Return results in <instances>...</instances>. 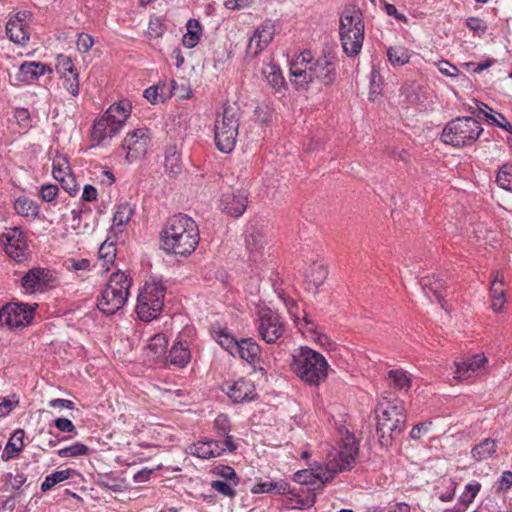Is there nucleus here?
<instances>
[{"label":"nucleus","instance_id":"nucleus-1","mask_svg":"<svg viewBox=\"0 0 512 512\" xmlns=\"http://www.w3.org/2000/svg\"><path fill=\"white\" fill-rule=\"evenodd\" d=\"M161 249L167 254L187 257L197 248L200 240L196 222L186 214L171 217L160 233Z\"/></svg>","mask_w":512,"mask_h":512},{"label":"nucleus","instance_id":"nucleus-2","mask_svg":"<svg viewBox=\"0 0 512 512\" xmlns=\"http://www.w3.org/2000/svg\"><path fill=\"white\" fill-rule=\"evenodd\" d=\"M376 434L381 447L389 448L395 438L406 427L407 416L402 400L394 397H382L376 407Z\"/></svg>","mask_w":512,"mask_h":512},{"label":"nucleus","instance_id":"nucleus-3","mask_svg":"<svg viewBox=\"0 0 512 512\" xmlns=\"http://www.w3.org/2000/svg\"><path fill=\"white\" fill-rule=\"evenodd\" d=\"M290 366L297 377L310 386H319L328 377L329 364L325 357L307 346L292 354Z\"/></svg>","mask_w":512,"mask_h":512},{"label":"nucleus","instance_id":"nucleus-4","mask_svg":"<svg viewBox=\"0 0 512 512\" xmlns=\"http://www.w3.org/2000/svg\"><path fill=\"white\" fill-rule=\"evenodd\" d=\"M339 33L341 45L347 56L360 53L364 40L362 13L356 8H346L340 17Z\"/></svg>","mask_w":512,"mask_h":512},{"label":"nucleus","instance_id":"nucleus-5","mask_svg":"<svg viewBox=\"0 0 512 512\" xmlns=\"http://www.w3.org/2000/svg\"><path fill=\"white\" fill-rule=\"evenodd\" d=\"M241 109L237 103L226 102L223 105L221 119L214 125L215 144L219 151L230 153L236 144Z\"/></svg>","mask_w":512,"mask_h":512},{"label":"nucleus","instance_id":"nucleus-6","mask_svg":"<svg viewBox=\"0 0 512 512\" xmlns=\"http://www.w3.org/2000/svg\"><path fill=\"white\" fill-rule=\"evenodd\" d=\"M483 132L481 124L470 116L457 117L443 128L441 141L456 148L470 146Z\"/></svg>","mask_w":512,"mask_h":512},{"label":"nucleus","instance_id":"nucleus-7","mask_svg":"<svg viewBox=\"0 0 512 512\" xmlns=\"http://www.w3.org/2000/svg\"><path fill=\"white\" fill-rule=\"evenodd\" d=\"M131 280L122 272L112 273L110 279L98 298L97 307L105 315H114L127 301Z\"/></svg>","mask_w":512,"mask_h":512},{"label":"nucleus","instance_id":"nucleus-8","mask_svg":"<svg viewBox=\"0 0 512 512\" xmlns=\"http://www.w3.org/2000/svg\"><path fill=\"white\" fill-rule=\"evenodd\" d=\"M166 288L158 281L146 282L137 299V313L142 320L155 319L164 305Z\"/></svg>","mask_w":512,"mask_h":512},{"label":"nucleus","instance_id":"nucleus-9","mask_svg":"<svg viewBox=\"0 0 512 512\" xmlns=\"http://www.w3.org/2000/svg\"><path fill=\"white\" fill-rule=\"evenodd\" d=\"M334 477V474L331 473L329 476H325V474H315L310 469L299 470L293 475V480L301 485L313 486L312 489L307 488V495L305 498H302L299 493L298 496H294L296 498V504L298 508H310L316 502V490H322L325 483L331 481Z\"/></svg>","mask_w":512,"mask_h":512},{"label":"nucleus","instance_id":"nucleus-10","mask_svg":"<svg viewBox=\"0 0 512 512\" xmlns=\"http://www.w3.org/2000/svg\"><path fill=\"white\" fill-rule=\"evenodd\" d=\"M358 452L359 445L356 438L351 434H347L339 443L337 457L330 460L327 464V471L335 475L339 472L350 470Z\"/></svg>","mask_w":512,"mask_h":512},{"label":"nucleus","instance_id":"nucleus-11","mask_svg":"<svg viewBox=\"0 0 512 512\" xmlns=\"http://www.w3.org/2000/svg\"><path fill=\"white\" fill-rule=\"evenodd\" d=\"M151 144V133L148 128H138L129 132L122 142V149L126 150V160L129 163L143 158Z\"/></svg>","mask_w":512,"mask_h":512},{"label":"nucleus","instance_id":"nucleus-12","mask_svg":"<svg viewBox=\"0 0 512 512\" xmlns=\"http://www.w3.org/2000/svg\"><path fill=\"white\" fill-rule=\"evenodd\" d=\"M35 308L25 303H9L0 309V324L10 329L27 326L34 317Z\"/></svg>","mask_w":512,"mask_h":512},{"label":"nucleus","instance_id":"nucleus-13","mask_svg":"<svg viewBox=\"0 0 512 512\" xmlns=\"http://www.w3.org/2000/svg\"><path fill=\"white\" fill-rule=\"evenodd\" d=\"M258 332L266 343H276L285 332V322L277 312L267 308L260 313Z\"/></svg>","mask_w":512,"mask_h":512},{"label":"nucleus","instance_id":"nucleus-14","mask_svg":"<svg viewBox=\"0 0 512 512\" xmlns=\"http://www.w3.org/2000/svg\"><path fill=\"white\" fill-rule=\"evenodd\" d=\"M21 285L30 293L44 292L56 285V277L53 272L47 268L35 267L28 270L22 277Z\"/></svg>","mask_w":512,"mask_h":512},{"label":"nucleus","instance_id":"nucleus-15","mask_svg":"<svg viewBox=\"0 0 512 512\" xmlns=\"http://www.w3.org/2000/svg\"><path fill=\"white\" fill-rule=\"evenodd\" d=\"M6 254L17 262L27 258V241L24 232L19 227L8 228L1 235Z\"/></svg>","mask_w":512,"mask_h":512},{"label":"nucleus","instance_id":"nucleus-16","mask_svg":"<svg viewBox=\"0 0 512 512\" xmlns=\"http://www.w3.org/2000/svg\"><path fill=\"white\" fill-rule=\"evenodd\" d=\"M275 24L271 19L263 21L254 31L246 47V57H257L273 40Z\"/></svg>","mask_w":512,"mask_h":512},{"label":"nucleus","instance_id":"nucleus-17","mask_svg":"<svg viewBox=\"0 0 512 512\" xmlns=\"http://www.w3.org/2000/svg\"><path fill=\"white\" fill-rule=\"evenodd\" d=\"M312 68L315 89L320 90L321 85H332L337 77L336 64L333 58L320 57L314 61Z\"/></svg>","mask_w":512,"mask_h":512},{"label":"nucleus","instance_id":"nucleus-18","mask_svg":"<svg viewBox=\"0 0 512 512\" xmlns=\"http://www.w3.org/2000/svg\"><path fill=\"white\" fill-rule=\"evenodd\" d=\"M468 111L478 118L484 119L488 124L495 125L512 134V125L506 117L481 101H475L474 106H469Z\"/></svg>","mask_w":512,"mask_h":512},{"label":"nucleus","instance_id":"nucleus-19","mask_svg":"<svg viewBox=\"0 0 512 512\" xmlns=\"http://www.w3.org/2000/svg\"><path fill=\"white\" fill-rule=\"evenodd\" d=\"M247 196L240 191H227L222 194L219 207L227 215L238 218L247 208Z\"/></svg>","mask_w":512,"mask_h":512},{"label":"nucleus","instance_id":"nucleus-20","mask_svg":"<svg viewBox=\"0 0 512 512\" xmlns=\"http://www.w3.org/2000/svg\"><path fill=\"white\" fill-rule=\"evenodd\" d=\"M225 391L234 403L249 402L258 396L254 383L245 378H240L232 384H227Z\"/></svg>","mask_w":512,"mask_h":512},{"label":"nucleus","instance_id":"nucleus-21","mask_svg":"<svg viewBox=\"0 0 512 512\" xmlns=\"http://www.w3.org/2000/svg\"><path fill=\"white\" fill-rule=\"evenodd\" d=\"M252 494H275V495H288L298 496L294 489L290 488L289 483L284 479L269 480L257 482L251 488Z\"/></svg>","mask_w":512,"mask_h":512},{"label":"nucleus","instance_id":"nucleus-22","mask_svg":"<svg viewBox=\"0 0 512 512\" xmlns=\"http://www.w3.org/2000/svg\"><path fill=\"white\" fill-rule=\"evenodd\" d=\"M487 363V357L481 354H475L467 360L455 362V379L466 380L469 379L473 373L478 371Z\"/></svg>","mask_w":512,"mask_h":512},{"label":"nucleus","instance_id":"nucleus-23","mask_svg":"<svg viewBox=\"0 0 512 512\" xmlns=\"http://www.w3.org/2000/svg\"><path fill=\"white\" fill-rule=\"evenodd\" d=\"M8 38L17 44H24L29 40V33L25 23V14L17 13L6 24Z\"/></svg>","mask_w":512,"mask_h":512},{"label":"nucleus","instance_id":"nucleus-24","mask_svg":"<svg viewBox=\"0 0 512 512\" xmlns=\"http://www.w3.org/2000/svg\"><path fill=\"white\" fill-rule=\"evenodd\" d=\"M131 104L128 100L119 101L117 104L111 105L105 112L106 119L112 122V132H119L124 122L130 115Z\"/></svg>","mask_w":512,"mask_h":512},{"label":"nucleus","instance_id":"nucleus-25","mask_svg":"<svg viewBox=\"0 0 512 512\" xmlns=\"http://www.w3.org/2000/svg\"><path fill=\"white\" fill-rule=\"evenodd\" d=\"M46 72L51 73L52 69L50 66L41 62H24L20 67L15 76L18 82L30 83L37 80L40 76Z\"/></svg>","mask_w":512,"mask_h":512},{"label":"nucleus","instance_id":"nucleus-26","mask_svg":"<svg viewBox=\"0 0 512 512\" xmlns=\"http://www.w3.org/2000/svg\"><path fill=\"white\" fill-rule=\"evenodd\" d=\"M291 83L298 91L315 89L311 66L307 68L290 66Z\"/></svg>","mask_w":512,"mask_h":512},{"label":"nucleus","instance_id":"nucleus-27","mask_svg":"<svg viewBox=\"0 0 512 512\" xmlns=\"http://www.w3.org/2000/svg\"><path fill=\"white\" fill-rule=\"evenodd\" d=\"M261 354L260 346L252 338H243L238 341L235 356H239L249 364H254Z\"/></svg>","mask_w":512,"mask_h":512},{"label":"nucleus","instance_id":"nucleus-28","mask_svg":"<svg viewBox=\"0 0 512 512\" xmlns=\"http://www.w3.org/2000/svg\"><path fill=\"white\" fill-rule=\"evenodd\" d=\"M328 275L327 269L323 264L314 262L305 273L307 290L316 293L318 288L324 283Z\"/></svg>","mask_w":512,"mask_h":512},{"label":"nucleus","instance_id":"nucleus-29","mask_svg":"<svg viewBox=\"0 0 512 512\" xmlns=\"http://www.w3.org/2000/svg\"><path fill=\"white\" fill-rule=\"evenodd\" d=\"M24 436L25 432L23 429H17L14 431L1 454L2 460L8 461L19 455L24 448Z\"/></svg>","mask_w":512,"mask_h":512},{"label":"nucleus","instance_id":"nucleus-30","mask_svg":"<svg viewBox=\"0 0 512 512\" xmlns=\"http://www.w3.org/2000/svg\"><path fill=\"white\" fill-rule=\"evenodd\" d=\"M262 73L275 92L282 93L287 90V83L278 65L267 64L263 67Z\"/></svg>","mask_w":512,"mask_h":512},{"label":"nucleus","instance_id":"nucleus-31","mask_svg":"<svg viewBox=\"0 0 512 512\" xmlns=\"http://www.w3.org/2000/svg\"><path fill=\"white\" fill-rule=\"evenodd\" d=\"M112 128V122L106 119L104 115L95 120L91 132L92 141L100 145L105 139L114 137L118 132H112Z\"/></svg>","mask_w":512,"mask_h":512},{"label":"nucleus","instance_id":"nucleus-32","mask_svg":"<svg viewBox=\"0 0 512 512\" xmlns=\"http://www.w3.org/2000/svg\"><path fill=\"white\" fill-rule=\"evenodd\" d=\"M421 287L425 294L429 297L430 293H432L436 300L441 304L442 308H445L444 305V295L442 294V290L444 289V281L435 275L425 276L420 281Z\"/></svg>","mask_w":512,"mask_h":512},{"label":"nucleus","instance_id":"nucleus-33","mask_svg":"<svg viewBox=\"0 0 512 512\" xmlns=\"http://www.w3.org/2000/svg\"><path fill=\"white\" fill-rule=\"evenodd\" d=\"M211 333L213 339L230 355L235 357V349L237 348L239 340H236L226 328H213Z\"/></svg>","mask_w":512,"mask_h":512},{"label":"nucleus","instance_id":"nucleus-34","mask_svg":"<svg viewBox=\"0 0 512 512\" xmlns=\"http://www.w3.org/2000/svg\"><path fill=\"white\" fill-rule=\"evenodd\" d=\"M16 213L25 218L35 219L39 216V205L26 196L18 197L14 203Z\"/></svg>","mask_w":512,"mask_h":512},{"label":"nucleus","instance_id":"nucleus-35","mask_svg":"<svg viewBox=\"0 0 512 512\" xmlns=\"http://www.w3.org/2000/svg\"><path fill=\"white\" fill-rule=\"evenodd\" d=\"M168 361L179 367H185L190 361V350L185 343H175L169 351Z\"/></svg>","mask_w":512,"mask_h":512},{"label":"nucleus","instance_id":"nucleus-36","mask_svg":"<svg viewBox=\"0 0 512 512\" xmlns=\"http://www.w3.org/2000/svg\"><path fill=\"white\" fill-rule=\"evenodd\" d=\"M496 446L494 439L486 438L472 448L471 456L477 462L486 460L496 452Z\"/></svg>","mask_w":512,"mask_h":512},{"label":"nucleus","instance_id":"nucleus-37","mask_svg":"<svg viewBox=\"0 0 512 512\" xmlns=\"http://www.w3.org/2000/svg\"><path fill=\"white\" fill-rule=\"evenodd\" d=\"M164 167L166 173L171 177H176L181 173L182 166L180 162V155L178 154L176 147L171 146L166 149Z\"/></svg>","mask_w":512,"mask_h":512},{"label":"nucleus","instance_id":"nucleus-38","mask_svg":"<svg viewBox=\"0 0 512 512\" xmlns=\"http://www.w3.org/2000/svg\"><path fill=\"white\" fill-rule=\"evenodd\" d=\"M187 32L184 34L182 38V44L186 48H194L200 39L201 35V25L196 19H189L186 24Z\"/></svg>","mask_w":512,"mask_h":512},{"label":"nucleus","instance_id":"nucleus-39","mask_svg":"<svg viewBox=\"0 0 512 512\" xmlns=\"http://www.w3.org/2000/svg\"><path fill=\"white\" fill-rule=\"evenodd\" d=\"M74 473H75V470L72 468H67L64 470H58V471L53 472L52 474L46 476L45 480L42 482L41 491L42 492L49 491L56 484L69 479Z\"/></svg>","mask_w":512,"mask_h":512},{"label":"nucleus","instance_id":"nucleus-40","mask_svg":"<svg viewBox=\"0 0 512 512\" xmlns=\"http://www.w3.org/2000/svg\"><path fill=\"white\" fill-rule=\"evenodd\" d=\"M496 183L499 187L512 192V163H505L500 167Z\"/></svg>","mask_w":512,"mask_h":512},{"label":"nucleus","instance_id":"nucleus-41","mask_svg":"<svg viewBox=\"0 0 512 512\" xmlns=\"http://www.w3.org/2000/svg\"><path fill=\"white\" fill-rule=\"evenodd\" d=\"M245 242L249 252L254 254L264 247V236L260 231L252 229L246 235Z\"/></svg>","mask_w":512,"mask_h":512},{"label":"nucleus","instance_id":"nucleus-42","mask_svg":"<svg viewBox=\"0 0 512 512\" xmlns=\"http://www.w3.org/2000/svg\"><path fill=\"white\" fill-rule=\"evenodd\" d=\"M387 56H388L389 61L392 64H394V65L396 64L399 66H402V65L408 63L409 59H410L407 49H405L402 46L390 47L387 50Z\"/></svg>","mask_w":512,"mask_h":512},{"label":"nucleus","instance_id":"nucleus-43","mask_svg":"<svg viewBox=\"0 0 512 512\" xmlns=\"http://www.w3.org/2000/svg\"><path fill=\"white\" fill-rule=\"evenodd\" d=\"M99 257L103 260L102 267L106 270L109 269V265L113 264L116 257V247L114 243L104 242L99 248Z\"/></svg>","mask_w":512,"mask_h":512},{"label":"nucleus","instance_id":"nucleus-44","mask_svg":"<svg viewBox=\"0 0 512 512\" xmlns=\"http://www.w3.org/2000/svg\"><path fill=\"white\" fill-rule=\"evenodd\" d=\"M89 453V448L87 445L75 442L71 446L62 448L58 450L57 454L58 456L62 458L66 457H77V456H85Z\"/></svg>","mask_w":512,"mask_h":512},{"label":"nucleus","instance_id":"nucleus-45","mask_svg":"<svg viewBox=\"0 0 512 512\" xmlns=\"http://www.w3.org/2000/svg\"><path fill=\"white\" fill-rule=\"evenodd\" d=\"M389 378L393 380V384L398 389L408 390L411 387V379L402 369H392L388 372Z\"/></svg>","mask_w":512,"mask_h":512},{"label":"nucleus","instance_id":"nucleus-46","mask_svg":"<svg viewBox=\"0 0 512 512\" xmlns=\"http://www.w3.org/2000/svg\"><path fill=\"white\" fill-rule=\"evenodd\" d=\"M132 215L133 209L130 207L129 204H120L118 205L117 210L114 213L113 224L115 226H123L129 222Z\"/></svg>","mask_w":512,"mask_h":512},{"label":"nucleus","instance_id":"nucleus-47","mask_svg":"<svg viewBox=\"0 0 512 512\" xmlns=\"http://www.w3.org/2000/svg\"><path fill=\"white\" fill-rule=\"evenodd\" d=\"M239 484H233L229 481L214 480L211 482V487L223 496L234 498L237 495L235 489Z\"/></svg>","mask_w":512,"mask_h":512},{"label":"nucleus","instance_id":"nucleus-48","mask_svg":"<svg viewBox=\"0 0 512 512\" xmlns=\"http://www.w3.org/2000/svg\"><path fill=\"white\" fill-rule=\"evenodd\" d=\"M55 68L60 76L71 74L77 71L72 62V59L69 56L63 54L57 56Z\"/></svg>","mask_w":512,"mask_h":512},{"label":"nucleus","instance_id":"nucleus-49","mask_svg":"<svg viewBox=\"0 0 512 512\" xmlns=\"http://www.w3.org/2000/svg\"><path fill=\"white\" fill-rule=\"evenodd\" d=\"M166 346L167 340L165 336L163 334H156L150 339L147 349H149L155 357H159L165 352Z\"/></svg>","mask_w":512,"mask_h":512},{"label":"nucleus","instance_id":"nucleus-50","mask_svg":"<svg viewBox=\"0 0 512 512\" xmlns=\"http://www.w3.org/2000/svg\"><path fill=\"white\" fill-rule=\"evenodd\" d=\"M52 173L57 181L71 173L69 163L65 157L58 156L57 159L54 160Z\"/></svg>","mask_w":512,"mask_h":512},{"label":"nucleus","instance_id":"nucleus-51","mask_svg":"<svg viewBox=\"0 0 512 512\" xmlns=\"http://www.w3.org/2000/svg\"><path fill=\"white\" fill-rule=\"evenodd\" d=\"M189 449L191 455L201 459H210L213 456L212 450L209 449L205 439L193 443Z\"/></svg>","mask_w":512,"mask_h":512},{"label":"nucleus","instance_id":"nucleus-52","mask_svg":"<svg viewBox=\"0 0 512 512\" xmlns=\"http://www.w3.org/2000/svg\"><path fill=\"white\" fill-rule=\"evenodd\" d=\"M504 297V277L497 273L491 283L490 298L495 300H503Z\"/></svg>","mask_w":512,"mask_h":512},{"label":"nucleus","instance_id":"nucleus-53","mask_svg":"<svg viewBox=\"0 0 512 512\" xmlns=\"http://www.w3.org/2000/svg\"><path fill=\"white\" fill-rule=\"evenodd\" d=\"M480 489L481 484L478 482L474 484H467L465 486V491L459 497V503L467 507L470 503L473 502Z\"/></svg>","mask_w":512,"mask_h":512},{"label":"nucleus","instance_id":"nucleus-54","mask_svg":"<svg viewBox=\"0 0 512 512\" xmlns=\"http://www.w3.org/2000/svg\"><path fill=\"white\" fill-rule=\"evenodd\" d=\"M63 79L64 88L73 96L79 94V78L78 72L60 76Z\"/></svg>","mask_w":512,"mask_h":512},{"label":"nucleus","instance_id":"nucleus-55","mask_svg":"<svg viewBox=\"0 0 512 512\" xmlns=\"http://www.w3.org/2000/svg\"><path fill=\"white\" fill-rule=\"evenodd\" d=\"M214 429L217 435H227L231 431L230 419L226 414H219L214 420Z\"/></svg>","mask_w":512,"mask_h":512},{"label":"nucleus","instance_id":"nucleus-56","mask_svg":"<svg viewBox=\"0 0 512 512\" xmlns=\"http://www.w3.org/2000/svg\"><path fill=\"white\" fill-rule=\"evenodd\" d=\"M214 473L222 478H224L226 481L233 482V484H239L240 479L237 476L235 470L228 465H219L214 468Z\"/></svg>","mask_w":512,"mask_h":512},{"label":"nucleus","instance_id":"nucleus-57","mask_svg":"<svg viewBox=\"0 0 512 512\" xmlns=\"http://www.w3.org/2000/svg\"><path fill=\"white\" fill-rule=\"evenodd\" d=\"M59 188L54 184H44L40 187L39 196L42 201L51 203L58 195Z\"/></svg>","mask_w":512,"mask_h":512},{"label":"nucleus","instance_id":"nucleus-58","mask_svg":"<svg viewBox=\"0 0 512 512\" xmlns=\"http://www.w3.org/2000/svg\"><path fill=\"white\" fill-rule=\"evenodd\" d=\"M467 27L477 34L479 37L483 36L486 33L487 25L484 20L478 17H469L466 20Z\"/></svg>","mask_w":512,"mask_h":512},{"label":"nucleus","instance_id":"nucleus-59","mask_svg":"<svg viewBox=\"0 0 512 512\" xmlns=\"http://www.w3.org/2000/svg\"><path fill=\"white\" fill-rule=\"evenodd\" d=\"M58 182H60L61 187L70 195L75 196L78 192V187L75 181V178L70 173L67 176L58 179Z\"/></svg>","mask_w":512,"mask_h":512},{"label":"nucleus","instance_id":"nucleus-60","mask_svg":"<svg viewBox=\"0 0 512 512\" xmlns=\"http://www.w3.org/2000/svg\"><path fill=\"white\" fill-rule=\"evenodd\" d=\"M19 403L16 395H12L11 397L4 398L2 402H0V417L7 416L13 408H15Z\"/></svg>","mask_w":512,"mask_h":512},{"label":"nucleus","instance_id":"nucleus-61","mask_svg":"<svg viewBox=\"0 0 512 512\" xmlns=\"http://www.w3.org/2000/svg\"><path fill=\"white\" fill-rule=\"evenodd\" d=\"M54 425L61 432L72 433L74 436L77 435L75 425L68 418H57L54 420Z\"/></svg>","mask_w":512,"mask_h":512},{"label":"nucleus","instance_id":"nucleus-62","mask_svg":"<svg viewBox=\"0 0 512 512\" xmlns=\"http://www.w3.org/2000/svg\"><path fill=\"white\" fill-rule=\"evenodd\" d=\"M94 40L93 37L87 33H80L77 39V49L81 53L88 52L93 46Z\"/></svg>","mask_w":512,"mask_h":512},{"label":"nucleus","instance_id":"nucleus-63","mask_svg":"<svg viewBox=\"0 0 512 512\" xmlns=\"http://www.w3.org/2000/svg\"><path fill=\"white\" fill-rule=\"evenodd\" d=\"M313 57L310 51H303L300 53L291 63L290 66H298L307 68V66H313Z\"/></svg>","mask_w":512,"mask_h":512},{"label":"nucleus","instance_id":"nucleus-64","mask_svg":"<svg viewBox=\"0 0 512 512\" xmlns=\"http://www.w3.org/2000/svg\"><path fill=\"white\" fill-rule=\"evenodd\" d=\"M437 67L440 73L448 77H457L459 74V69L446 60L439 61Z\"/></svg>","mask_w":512,"mask_h":512}]
</instances>
